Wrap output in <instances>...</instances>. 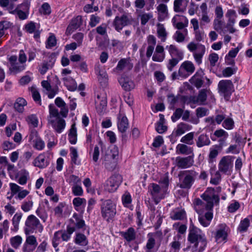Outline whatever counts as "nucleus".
Listing matches in <instances>:
<instances>
[{"mask_svg": "<svg viewBox=\"0 0 252 252\" xmlns=\"http://www.w3.org/2000/svg\"><path fill=\"white\" fill-rule=\"evenodd\" d=\"M201 197L205 202L199 198L195 199L193 202L194 209L199 215L202 214L205 210H212L214 205L218 204L220 201L219 195L215 193L212 188H208Z\"/></svg>", "mask_w": 252, "mask_h": 252, "instance_id": "nucleus-1", "label": "nucleus"}, {"mask_svg": "<svg viewBox=\"0 0 252 252\" xmlns=\"http://www.w3.org/2000/svg\"><path fill=\"white\" fill-rule=\"evenodd\" d=\"M188 239L190 243L194 244L196 249H200V251H204L206 247L207 240L204 233L193 225L189 226Z\"/></svg>", "mask_w": 252, "mask_h": 252, "instance_id": "nucleus-2", "label": "nucleus"}, {"mask_svg": "<svg viewBox=\"0 0 252 252\" xmlns=\"http://www.w3.org/2000/svg\"><path fill=\"white\" fill-rule=\"evenodd\" d=\"M198 175V172L194 170L183 171L180 176L179 186L184 189H190Z\"/></svg>", "mask_w": 252, "mask_h": 252, "instance_id": "nucleus-3", "label": "nucleus"}, {"mask_svg": "<svg viewBox=\"0 0 252 252\" xmlns=\"http://www.w3.org/2000/svg\"><path fill=\"white\" fill-rule=\"evenodd\" d=\"M100 210L102 217L107 221L112 220L117 212L116 206L110 199L103 200Z\"/></svg>", "mask_w": 252, "mask_h": 252, "instance_id": "nucleus-4", "label": "nucleus"}, {"mask_svg": "<svg viewBox=\"0 0 252 252\" xmlns=\"http://www.w3.org/2000/svg\"><path fill=\"white\" fill-rule=\"evenodd\" d=\"M187 48L189 52L192 53L196 63L198 65L201 64L202 63L203 57L206 52L205 46L191 41L187 45Z\"/></svg>", "mask_w": 252, "mask_h": 252, "instance_id": "nucleus-5", "label": "nucleus"}, {"mask_svg": "<svg viewBox=\"0 0 252 252\" xmlns=\"http://www.w3.org/2000/svg\"><path fill=\"white\" fill-rule=\"evenodd\" d=\"M119 151L118 147L113 146L110 148V151L106 153L103 158V164L108 169L114 166L119 158Z\"/></svg>", "mask_w": 252, "mask_h": 252, "instance_id": "nucleus-6", "label": "nucleus"}, {"mask_svg": "<svg viewBox=\"0 0 252 252\" xmlns=\"http://www.w3.org/2000/svg\"><path fill=\"white\" fill-rule=\"evenodd\" d=\"M148 189L149 192L156 204L165 197L166 193L165 188H161L158 185L152 183L149 186Z\"/></svg>", "mask_w": 252, "mask_h": 252, "instance_id": "nucleus-7", "label": "nucleus"}, {"mask_svg": "<svg viewBox=\"0 0 252 252\" xmlns=\"http://www.w3.org/2000/svg\"><path fill=\"white\" fill-rule=\"evenodd\" d=\"M218 88L220 94L225 98L229 97L234 91V85L230 80H220L219 82Z\"/></svg>", "mask_w": 252, "mask_h": 252, "instance_id": "nucleus-8", "label": "nucleus"}, {"mask_svg": "<svg viewBox=\"0 0 252 252\" xmlns=\"http://www.w3.org/2000/svg\"><path fill=\"white\" fill-rule=\"evenodd\" d=\"M25 225L27 227L26 231L32 233L34 230L41 233L43 230V226L40 223L39 220L34 215L29 216L26 220Z\"/></svg>", "mask_w": 252, "mask_h": 252, "instance_id": "nucleus-9", "label": "nucleus"}, {"mask_svg": "<svg viewBox=\"0 0 252 252\" xmlns=\"http://www.w3.org/2000/svg\"><path fill=\"white\" fill-rule=\"evenodd\" d=\"M173 164L180 169H186L192 166L194 163V156H189L185 157H177L172 158Z\"/></svg>", "mask_w": 252, "mask_h": 252, "instance_id": "nucleus-10", "label": "nucleus"}, {"mask_svg": "<svg viewBox=\"0 0 252 252\" xmlns=\"http://www.w3.org/2000/svg\"><path fill=\"white\" fill-rule=\"evenodd\" d=\"M122 182V176L114 175L111 176L104 183V189L109 192L115 191Z\"/></svg>", "mask_w": 252, "mask_h": 252, "instance_id": "nucleus-11", "label": "nucleus"}, {"mask_svg": "<svg viewBox=\"0 0 252 252\" xmlns=\"http://www.w3.org/2000/svg\"><path fill=\"white\" fill-rule=\"evenodd\" d=\"M233 166L231 157L229 156L222 157L220 160L219 165V171L226 175H230Z\"/></svg>", "mask_w": 252, "mask_h": 252, "instance_id": "nucleus-12", "label": "nucleus"}, {"mask_svg": "<svg viewBox=\"0 0 252 252\" xmlns=\"http://www.w3.org/2000/svg\"><path fill=\"white\" fill-rule=\"evenodd\" d=\"M195 70V67L193 63L189 61H186L183 62L178 70V74L183 78H186L192 74Z\"/></svg>", "mask_w": 252, "mask_h": 252, "instance_id": "nucleus-13", "label": "nucleus"}, {"mask_svg": "<svg viewBox=\"0 0 252 252\" xmlns=\"http://www.w3.org/2000/svg\"><path fill=\"white\" fill-rule=\"evenodd\" d=\"M161 231H157L155 232H150L147 234V241L146 245L144 247L146 252H155V247L156 246L155 238L157 237H160L162 236Z\"/></svg>", "mask_w": 252, "mask_h": 252, "instance_id": "nucleus-14", "label": "nucleus"}, {"mask_svg": "<svg viewBox=\"0 0 252 252\" xmlns=\"http://www.w3.org/2000/svg\"><path fill=\"white\" fill-rule=\"evenodd\" d=\"M8 61L10 65L9 69L11 72L14 73H18L26 68V64L20 62H17V58L15 56H11Z\"/></svg>", "mask_w": 252, "mask_h": 252, "instance_id": "nucleus-15", "label": "nucleus"}, {"mask_svg": "<svg viewBox=\"0 0 252 252\" xmlns=\"http://www.w3.org/2000/svg\"><path fill=\"white\" fill-rule=\"evenodd\" d=\"M228 227L224 223L220 224L218 226L215 233V239L218 243L225 240L227 236Z\"/></svg>", "mask_w": 252, "mask_h": 252, "instance_id": "nucleus-16", "label": "nucleus"}, {"mask_svg": "<svg viewBox=\"0 0 252 252\" xmlns=\"http://www.w3.org/2000/svg\"><path fill=\"white\" fill-rule=\"evenodd\" d=\"M133 66V64L131 63L129 58H124L120 60L114 70L118 73L124 71H128L132 68Z\"/></svg>", "mask_w": 252, "mask_h": 252, "instance_id": "nucleus-17", "label": "nucleus"}, {"mask_svg": "<svg viewBox=\"0 0 252 252\" xmlns=\"http://www.w3.org/2000/svg\"><path fill=\"white\" fill-rule=\"evenodd\" d=\"M173 26L178 30L183 29L188 24V19L184 15H175L172 19Z\"/></svg>", "mask_w": 252, "mask_h": 252, "instance_id": "nucleus-18", "label": "nucleus"}, {"mask_svg": "<svg viewBox=\"0 0 252 252\" xmlns=\"http://www.w3.org/2000/svg\"><path fill=\"white\" fill-rule=\"evenodd\" d=\"M113 24L115 30L118 32H120L123 29V27L130 24V22L126 15H123L121 17L116 16Z\"/></svg>", "mask_w": 252, "mask_h": 252, "instance_id": "nucleus-19", "label": "nucleus"}, {"mask_svg": "<svg viewBox=\"0 0 252 252\" xmlns=\"http://www.w3.org/2000/svg\"><path fill=\"white\" fill-rule=\"evenodd\" d=\"M94 71L100 84L105 85L108 80V75L105 69L98 64L95 66Z\"/></svg>", "mask_w": 252, "mask_h": 252, "instance_id": "nucleus-20", "label": "nucleus"}, {"mask_svg": "<svg viewBox=\"0 0 252 252\" xmlns=\"http://www.w3.org/2000/svg\"><path fill=\"white\" fill-rule=\"evenodd\" d=\"M54 129L59 133H61L65 128L66 124L65 120L61 118H57L56 119H51L49 122Z\"/></svg>", "mask_w": 252, "mask_h": 252, "instance_id": "nucleus-21", "label": "nucleus"}, {"mask_svg": "<svg viewBox=\"0 0 252 252\" xmlns=\"http://www.w3.org/2000/svg\"><path fill=\"white\" fill-rule=\"evenodd\" d=\"M119 82L123 89L126 91H130L135 87L133 81L127 76L121 77L119 79Z\"/></svg>", "mask_w": 252, "mask_h": 252, "instance_id": "nucleus-22", "label": "nucleus"}, {"mask_svg": "<svg viewBox=\"0 0 252 252\" xmlns=\"http://www.w3.org/2000/svg\"><path fill=\"white\" fill-rule=\"evenodd\" d=\"M228 137V133L222 129L216 130L214 133L213 136L211 137L213 141H216L217 138H219L218 142L220 146H223L226 140Z\"/></svg>", "mask_w": 252, "mask_h": 252, "instance_id": "nucleus-23", "label": "nucleus"}, {"mask_svg": "<svg viewBox=\"0 0 252 252\" xmlns=\"http://www.w3.org/2000/svg\"><path fill=\"white\" fill-rule=\"evenodd\" d=\"M165 57L164 48L162 46L158 45L152 56V60L156 62H162Z\"/></svg>", "mask_w": 252, "mask_h": 252, "instance_id": "nucleus-24", "label": "nucleus"}, {"mask_svg": "<svg viewBox=\"0 0 252 252\" xmlns=\"http://www.w3.org/2000/svg\"><path fill=\"white\" fill-rule=\"evenodd\" d=\"M188 144H178L176 147V153L178 155L193 156V149Z\"/></svg>", "mask_w": 252, "mask_h": 252, "instance_id": "nucleus-25", "label": "nucleus"}, {"mask_svg": "<svg viewBox=\"0 0 252 252\" xmlns=\"http://www.w3.org/2000/svg\"><path fill=\"white\" fill-rule=\"evenodd\" d=\"M189 0H174L173 9L175 12L184 13L186 10Z\"/></svg>", "mask_w": 252, "mask_h": 252, "instance_id": "nucleus-26", "label": "nucleus"}, {"mask_svg": "<svg viewBox=\"0 0 252 252\" xmlns=\"http://www.w3.org/2000/svg\"><path fill=\"white\" fill-rule=\"evenodd\" d=\"M31 139H33V147L38 150H42L45 147L44 141L40 138L36 131L33 130L30 135Z\"/></svg>", "mask_w": 252, "mask_h": 252, "instance_id": "nucleus-27", "label": "nucleus"}, {"mask_svg": "<svg viewBox=\"0 0 252 252\" xmlns=\"http://www.w3.org/2000/svg\"><path fill=\"white\" fill-rule=\"evenodd\" d=\"M166 48L168 49L169 53L171 58H176L179 60H182L184 58V53L180 49H179L174 45H170L167 46Z\"/></svg>", "mask_w": 252, "mask_h": 252, "instance_id": "nucleus-28", "label": "nucleus"}, {"mask_svg": "<svg viewBox=\"0 0 252 252\" xmlns=\"http://www.w3.org/2000/svg\"><path fill=\"white\" fill-rule=\"evenodd\" d=\"M72 204L75 209L77 211L80 212L82 214H83L87 204V201L86 199L84 198L77 197L73 199Z\"/></svg>", "mask_w": 252, "mask_h": 252, "instance_id": "nucleus-29", "label": "nucleus"}, {"mask_svg": "<svg viewBox=\"0 0 252 252\" xmlns=\"http://www.w3.org/2000/svg\"><path fill=\"white\" fill-rule=\"evenodd\" d=\"M213 214L211 211L206 213L204 215H199L198 220L201 225L204 227L208 226L213 219Z\"/></svg>", "mask_w": 252, "mask_h": 252, "instance_id": "nucleus-30", "label": "nucleus"}, {"mask_svg": "<svg viewBox=\"0 0 252 252\" xmlns=\"http://www.w3.org/2000/svg\"><path fill=\"white\" fill-rule=\"evenodd\" d=\"M120 235L127 242H130L135 240L136 233L133 227L128 228L126 231L120 232Z\"/></svg>", "mask_w": 252, "mask_h": 252, "instance_id": "nucleus-31", "label": "nucleus"}, {"mask_svg": "<svg viewBox=\"0 0 252 252\" xmlns=\"http://www.w3.org/2000/svg\"><path fill=\"white\" fill-rule=\"evenodd\" d=\"M158 11V19L159 21L164 20L168 17V9L166 4L163 3L159 4L157 7Z\"/></svg>", "mask_w": 252, "mask_h": 252, "instance_id": "nucleus-32", "label": "nucleus"}, {"mask_svg": "<svg viewBox=\"0 0 252 252\" xmlns=\"http://www.w3.org/2000/svg\"><path fill=\"white\" fill-rule=\"evenodd\" d=\"M170 217L173 220H182L186 218V213L184 209L177 208L171 212Z\"/></svg>", "mask_w": 252, "mask_h": 252, "instance_id": "nucleus-33", "label": "nucleus"}, {"mask_svg": "<svg viewBox=\"0 0 252 252\" xmlns=\"http://www.w3.org/2000/svg\"><path fill=\"white\" fill-rule=\"evenodd\" d=\"M33 165L39 168H44L47 166L49 162L43 154L39 155L33 160Z\"/></svg>", "mask_w": 252, "mask_h": 252, "instance_id": "nucleus-34", "label": "nucleus"}, {"mask_svg": "<svg viewBox=\"0 0 252 252\" xmlns=\"http://www.w3.org/2000/svg\"><path fill=\"white\" fill-rule=\"evenodd\" d=\"M118 128L122 132H125L127 129L128 126V120L126 116L120 114L118 117Z\"/></svg>", "mask_w": 252, "mask_h": 252, "instance_id": "nucleus-35", "label": "nucleus"}, {"mask_svg": "<svg viewBox=\"0 0 252 252\" xmlns=\"http://www.w3.org/2000/svg\"><path fill=\"white\" fill-rule=\"evenodd\" d=\"M70 221L76 229H81L85 226V221L83 220L82 216L78 215L76 213L73 214Z\"/></svg>", "mask_w": 252, "mask_h": 252, "instance_id": "nucleus-36", "label": "nucleus"}, {"mask_svg": "<svg viewBox=\"0 0 252 252\" xmlns=\"http://www.w3.org/2000/svg\"><path fill=\"white\" fill-rule=\"evenodd\" d=\"M225 17L227 18L226 28H228L229 26L234 25L236 22L237 14L235 10L230 9L227 10L225 14Z\"/></svg>", "mask_w": 252, "mask_h": 252, "instance_id": "nucleus-37", "label": "nucleus"}, {"mask_svg": "<svg viewBox=\"0 0 252 252\" xmlns=\"http://www.w3.org/2000/svg\"><path fill=\"white\" fill-rule=\"evenodd\" d=\"M63 81L64 85L67 87V89L70 91H74L76 90L77 83L72 78L69 76H65L63 77Z\"/></svg>", "mask_w": 252, "mask_h": 252, "instance_id": "nucleus-38", "label": "nucleus"}, {"mask_svg": "<svg viewBox=\"0 0 252 252\" xmlns=\"http://www.w3.org/2000/svg\"><path fill=\"white\" fill-rule=\"evenodd\" d=\"M210 143L211 141L208 136L205 134H201L196 140V144L197 147L198 148L208 146Z\"/></svg>", "mask_w": 252, "mask_h": 252, "instance_id": "nucleus-39", "label": "nucleus"}, {"mask_svg": "<svg viewBox=\"0 0 252 252\" xmlns=\"http://www.w3.org/2000/svg\"><path fill=\"white\" fill-rule=\"evenodd\" d=\"M157 27L158 37L160 39L162 42H165L168 33L164 25L162 24L158 23L157 25Z\"/></svg>", "mask_w": 252, "mask_h": 252, "instance_id": "nucleus-40", "label": "nucleus"}, {"mask_svg": "<svg viewBox=\"0 0 252 252\" xmlns=\"http://www.w3.org/2000/svg\"><path fill=\"white\" fill-rule=\"evenodd\" d=\"M68 140L71 144H75L77 140V128L75 123H73L68 132Z\"/></svg>", "mask_w": 252, "mask_h": 252, "instance_id": "nucleus-41", "label": "nucleus"}, {"mask_svg": "<svg viewBox=\"0 0 252 252\" xmlns=\"http://www.w3.org/2000/svg\"><path fill=\"white\" fill-rule=\"evenodd\" d=\"M37 25L35 23L31 21L25 25V30L28 33H34V37L35 38H37L39 37V33L37 30Z\"/></svg>", "mask_w": 252, "mask_h": 252, "instance_id": "nucleus-42", "label": "nucleus"}, {"mask_svg": "<svg viewBox=\"0 0 252 252\" xmlns=\"http://www.w3.org/2000/svg\"><path fill=\"white\" fill-rule=\"evenodd\" d=\"M192 126L187 124L180 123L178 125L175 129L176 135L180 136L186 131L190 130Z\"/></svg>", "mask_w": 252, "mask_h": 252, "instance_id": "nucleus-43", "label": "nucleus"}, {"mask_svg": "<svg viewBox=\"0 0 252 252\" xmlns=\"http://www.w3.org/2000/svg\"><path fill=\"white\" fill-rule=\"evenodd\" d=\"M153 18V14L152 12H140L137 15V18L140 20L142 26H145L148 21Z\"/></svg>", "mask_w": 252, "mask_h": 252, "instance_id": "nucleus-44", "label": "nucleus"}, {"mask_svg": "<svg viewBox=\"0 0 252 252\" xmlns=\"http://www.w3.org/2000/svg\"><path fill=\"white\" fill-rule=\"evenodd\" d=\"M82 24V18L81 16H77L72 19L71 23L67 28V31L70 30H76Z\"/></svg>", "mask_w": 252, "mask_h": 252, "instance_id": "nucleus-45", "label": "nucleus"}, {"mask_svg": "<svg viewBox=\"0 0 252 252\" xmlns=\"http://www.w3.org/2000/svg\"><path fill=\"white\" fill-rule=\"evenodd\" d=\"M26 100L22 98H18L14 103V106L16 111L19 113H22L24 110V107L27 105Z\"/></svg>", "mask_w": 252, "mask_h": 252, "instance_id": "nucleus-46", "label": "nucleus"}, {"mask_svg": "<svg viewBox=\"0 0 252 252\" xmlns=\"http://www.w3.org/2000/svg\"><path fill=\"white\" fill-rule=\"evenodd\" d=\"M219 146L215 145L210 149L208 156V162L210 163L216 161V158L219 154Z\"/></svg>", "mask_w": 252, "mask_h": 252, "instance_id": "nucleus-47", "label": "nucleus"}, {"mask_svg": "<svg viewBox=\"0 0 252 252\" xmlns=\"http://www.w3.org/2000/svg\"><path fill=\"white\" fill-rule=\"evenodd\" d=\"M188 33V30L187 29H184L183 32L177 31L173 35V38L177 42H182L185 40Z\"/></svg>", "mask_w": 252, "mask_h": 252, "instance_id": "nucleus-48", "label": "nucleus"}, {"mask_svg": "<svg viewBox=\"0 0 252 252\" xmlns=\"http://www.w3.org/2000/svg\"><path fill=\"white\" fill-rule=\"evenodd\" d=\"M70 150V155L71 158V163L73 164L79 165L80 163V160L78 159L79 155L77 149L74 147H71Z\"/></svg>", "mask_w": 252, "mask_h": 252, "instance_id": "nucleus-49", "label": "nucleus"}, {"mask_svg": "<svg viewBox=\"0 0 252 252\" xmlns=\"http://www.w3.org/2000/svg\"><path fill=\"white\" fill-rule=\"evenodd\" d=\"M23 214L22 213H16L13 216L12 219V225L13 228L12 230L14 231H17L19 229V225L20 220L22 218Z\"/></svg>", "mask_w": 252, "mask_h": 252, "instance_id": "nucleus-50", "label": "nucleus"}, {"mask_svg": "<svg viewBox=\"0 0 252 252\" xmlns=\"http://www.w3.org/2000/svg\"><path fill=\"white\" fill-rule=\"evenodd\" d=\"M223 23L221 19L219 18H215L213 21L214 29L220 34L225 33V31L223 30Z\"/></svg>", "mask_w": 252, "mask_h": 252, "instance_id": "nucleus-51", "label": "nucleus"}, {"mask_svg": "<svg viewBox=\"0 0 252 252\" xmlns=\"http://www.w3.org/2000/svg\"><path fill=\"white\" fill-rule=\"evenodd\" d=\"M74 242L76 244L83 246H85L88 244L86 236L82 233L76 234Z\"/></svg>", "mask_w": 252, "mask_h": 252, "instance_id": "nucleus-52", "label": "nucleus"}, {"mask_svg": "<svg viewBox=\"0 0 252 252\" xmlns=\"http://www.w3.org/2000/svg\"><path fill=\"white\" fill-rule=\"evenodd\" d=\"M211 92L209 90H202L199 92V93L197 97L196 102L199 104H203L204 103L206 100L207 95L208 94H210Z\"/></svg>", "mask_w": 252, "mask_h": 252, "instance_id": "nucleus-53", "label": "nucleus"}, {"mask_svg": "<svg viewBox=\"0 0 252 252\" xmlns=\"http://www.w3.org/2000/svg\"><path fill=\"white\" fill-rule=\"evenodd\" d=\"M26 121L30 126L36 127L38 126V120L36 115L31 114L28 116L26 118Z\"/></svg>", "mask_w": 252, "mask_h": 252, "instance_id": "nucleus-54", "label": "nucleus"}, {"mask_svg": "<svg viewBox=\"0 0 252 252\" xmlns=\"http://www.w3.org/2000/svg\"><path fill=\"white\" fill-rule=\"evenodd\" d=\"M32 97L34 101L39 105L41 104V100L40 94L35 86H32L30 88Z\"/></svg>", "mask_w": 252, "mask_h": 252, "instance_id": "nucleus-55", "label": "nucleus"}, {"mask_svg": "<svg viewBox=\"0 0 252 252\" xmlns=\"http://www.w3.org/2000/svg\"><path fill=\"white\" fill-rule=\"evenodd\" d=\"M193 138L194 132H191L183 136L180 141L186 144L191 145L194 144Z\"/></svg>", "mask_w": 252, "mask_h": 252, "instance_id": "nucleus-56", "label": "nucleus"}, {"mask_svg": "<svg viewBox=\"0 0 252 252\" xmlns=\"http://www.w3.org/2000/svg\"><path fill=\"white\" fill-rule=\"evenodd\" d=\"M33 205V202L31 199H27L22 203L21 208L24 212H28L32 209Z\"/></svg>", "mask_w": 252, "mask_h": 252, "instance_id": "nucleus-57", "label": "nucleus"}, {"mask_svg": "<svg viewBox=\"0 0 252 252\" xmlns=\"http://www.w3.org/2000/svg\"><path fill=\"white\" fill-rule=\"evenodd\" d=\"M49 107V116L48 118V121L51 119L54 120L57 119V118H61L59 115L58 110L55 108L54 105L50 104Z\"/></svg>", "mask_w": 252, "mask_h": 252, "instance_id": "nucleus-58", "label": "nucleus"}, {"mask_svg": "<svg viewBox=\"0 0 252 252\" xmlns=\"http://www.w3.org/2000/svg\"><path fill=\"white\" fill-rule=\"evenodd\" d=\"M65 207L64 203H60L54 209V214L58 218H62L63 216L64 209Z\"/></svg>", "mask_w": 252, "mask_h": 252, "instance_id": "nucleus-59", "label": "nucleus"}, {"mask_svg": "<svg viewBox=\"0 0 252 252\" xmlns=\"http://www.w3.org/2000/svg\"><path fill=\"white\" fill-rule=\"evenodd\" d=\"M22 242V238L19 235L11 237L10 239V243L11 246L15 249H17Z\"/></svg>", "mask_w": 252, "mask_h": 252, "instance_id": "nucleus-60", "label": "nucleus"}, {"mask_svg": "<svg viewBox=\"0 0 252 252\" xmlns=\"http://www.w3.org/2000/svg\"><path fill=\"white\" fill-rule=\"evenodd\" d=\"M194 39L196 41L199 42L204 40L205 37V32L202 30H197L193 31Z\"/></svg>", "mask_w": 252, "mask_h": 252, "instance_id": "nucleus-61", "label": "nucleus"}, {"mask_svg": "<svg viewBox=\"0 0 252 252\" xmlns=\"http://www.w3.org/2000/svg\"><path fill=\"white\" fill-rule=\"evenodd\" d=\"M62 241L60 230L55 232L52 239V244L54 248H57Z\"/></svg>", "mask_w": 252, "mask_h": 252, "instance_id": "nucleus-62", "label": "nucleus"}, {"mask_svg": "<svg viewBox=\"0 0 252 252\" xmlns=\"http://www.w3.org/2000/svg\"><path fill=\"white\" fill-rule=\"evenodd\" d=\"M211 175L210 183L215 185L219 184L221 179L220 172L219 170L217 171L214 174L211 173Z\"/></svg>", "mask_w": 252, "mask_h": 252, "instance_id": "nucleus-63", "label": "nucleus"}, {"mask_svg": "<svg viewBox=\"0 0 252 252\" xmlns=\"http://www.w3.org/2000/svg\"><path fill=\"white\" fill-rule=\"evenodd\" d=\"M72 194L77 196H80L83 195V189L80 184L74 185L71 188Z\"/></svg>", "mask_w": 252, "mask_h": 252, "instance_id": "nucleus-64", "label": "nucleus"}]
</instances>
